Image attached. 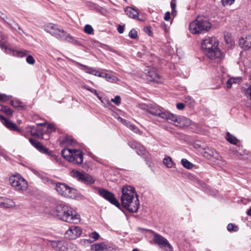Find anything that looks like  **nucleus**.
Here are the masks:
<instances>
[{"label": "nucleus", "instance_id": "51", "mask_svg": "<svg viewBox=\"0 0 251 251\" xmlns=\"http://www.w3.org/2000/svg\"><path fill=\"white\" fill-rule=\"evenodd\" d=\"M64 144H66L67 145H73L74 144V141L72 139H69L68 138L65 139L63 141Z\"/></svg>", "mask_w": 251, "mask_h": 251}, {"label": "nucleus", "instance_id": "38", "mask_svg": "<svg viewBox=\"0 0 251 251\" xmlns=\"http://www.w3.org/2000/svg\"><path fill=\"white\" fill-rule=\"evenodd\" d=\"M11 104L12 106L18 108L23 106V104L22 101L19 100H13L11 101Z\"/></svg>", "mask_w": 251, "mask_h": 251}, {"label": "nucleus", "instance_id": "43", "mask_svg": "<svg viewBox=\"0 0 251 251\" xmlns=\"http://www.w3.org/2000/svg\"><path fill=\"white\" fill-rule=\"evenodd\" d=\"M235 154L237 156H243L244 154H247L248 151L246 150L243 151L240 148H238V149H236V151L235 152Z\"/></svg>", "mask_w": 251, "mask_h": 251}, {"label": "nucleus", "instance_id": "64", "mask_svg": "<svg viewBox=\"0 0 251 251\" xmlns=\"http://www.w3.org/2000/svg\"><path fill=\"white\" fill-rule=\"evenodd\" d=\"M144 31L145 32H146V31H151V27H144Z\"/></svg>", "mask_w": 251, "mask_h": 251}, {"label": "nucleus", "instance_id": "44", "mask_svg": "<svg viewBox=\"0 0 251 251\" xmlns=\"http://www.w3.org/2000/svg\"><path fill=\"white\" fill-rule=\"evenodd\" d=\"M107 81L111 83H115L118 81L119 79L116 76L109 74L107 79Z\"/></svg>", "mask_w": 251, "mask_h": 251}, {"label": "nucleus", "instance_id": "29", "mask_svg": "<svg viewBox=\"0 0 251 251\" xmlns=\"http://www.w3.org/2000/svg\"><path fill=\"white\" fill-rule=\"evenodd\" d=\"M39 126H43L44 128H46V130L45 131L51 132L55 130V128L53 125L52 124H49L47 123H42L38 124Z\"/></svg>", "mask_w": 251, "mask_h": 251}, {"label": "nucleus", "instance_id": "34", "mask_svg": "<svg viewBox=\"0 0 251 251\" xmlns=\"http://www.w3.org/2000/svg\"><path fill=\"white\" fill-rule=\"evenodd\" d=\"M0 111L7 115H11L13 114V111L11 109L1 104H0Z\"/></svg>", "mask_w": 251, "mask_h": 251}, {"label": "nucleus", "instance_id": "59", "mask_svg": "<svg viewBox=\"0 0 251 251\" xmlns=\"http://www.w3.org/2000/svg\"><path fill=\"white\" fill-rule=\"evenodd\" d=\"M125 25H118V31H124V29H125Z\"/></svg>", "mask_w": 251, "mask_h": 251}, {"label": "nucleus", "instance_id": "30", "mask_svg": "<svg viewBox=\"0 0 251 251\" xmlns=\"http://www.w3.org/2000/svg\"><path fill=\"white\" fill-rule=\"evenodd\" d=\"M214 152H216V151L213 149H210L207 148V150L203 152V155L204 157L208 159H212V157L213 156V154H214Z\"/></svg>", "mask_w": 251, "mask_h": 251}, {"label": "nucleus", "instance_id": "54", "mask_svg": "<svg viewBox=\"0 0 251 251\" xmlns=\"http://www.w3.org/2000/svg\"><path fill=\"white\" fill-rule=\"evenodd\" d=\"M11 29L13 30H17L18 29V30H22V29L21 28L20 26H19L16 23H14V25H12V28H11Z\"/></svg>", "mask_w": 251, "mask_h": 251}, {"label": "nucleus", "instance_id": "22", "mask_svg": "<svg viewBox=\"0 0 251 251\" xmlns=\"http://www.w3.org/2000/svg\"><path fill=\"white\" fill-rule=\"evenodd\" d=\"M69 186L64 183H59L56 185V191L61 195L65 196L67 192Z\"/></svg>", "mask_w": 251, "mask_h": 251}, {"label": "nucleus", "instance_id": "28", "mask_svg": "<svg viewBox=\"0 0 251 251\" xmlns=\"http://www.w3.org/2000/svg\"><path fill=\"white\" fill-rule=\"evenodd\" d=\"M77 196L76 191L75 189L69 187L68 191L64 197L72 199H75Z\"/></svg>", "mask_w": 251, "mask_h": 251}, {"label": "nucleus", "instance_id": "23", "mask_svg": "<svg viewBox=\"0 0 251 251\" xmlns=\"http://www.w3.org/2000/svg\"><path fill=\"white\" fill-rule=\"evenodd\" d=\"M125 12L129 17L137 19L138 17L139 12L134 8L131 7H126Z\"/></svg>", "mask_w": 251, "mask_h": 251}, {"label": "nucleus", "instance_id": "21", "mask_svg": "<svg viewBox=\"0 0 251 251\" xmlns=\"http://www.w3.org/2000/svg\"><path fill=\"white\" fill-rule=\"evenodd\" d=\"M210 159L215 162L220 167L224 166L226 164V161L223 159L222 156L217 151L214 152L212 159Z\"/></svg>", "mask_w": 251, "mask_h": 251}, {"label": "nucleus", "instance_id": "12", "mask_svg": "<svg viewBox=\"0 0 251 251\" xmlns=\"http://www.w3.org/2000/svg\"><path fill=\"white\" fill-rule=\"evenodd\" d=\"M128 145L131 148L135 150L137 153L143 158L147 159L149 158V153L139 143L135 141H131L128 143Z\"/></svg>", "mask_w": 251, "mask_h": 251}, {"label": "nucleus", "instance_id": "57", "mask_svg": "<svg viewBox=\"0 0 251 251\" xmlns=\"http://www.w3.org/2000/svg\"><path fill=\"white\" fill-rule=\"evenodd\" d=\"M129 36L131 38L135 39L137 37V32H129Z\"/></svg>", "mask_w": 251, "mask_h": 251}, {"label": "nucleus", "instance_id": "26", "mask_svg": "<svg viewBox=\"0 0 251 251\" xmlns=\"http://www.w3.org/2000/svg\"><path fill=\"white\" fill-rule=\"evenodd\" d=\"M108 249V246L104 243H99L91 246V250L94 251H103Z\"/></svg>", "mask_w": 251, "mask_h": 251}, {"label": "nucleus", "instance_id": "18", "mask_svg": "<svg viewBox=\"0 0 251 251\" xmlns=\"http://www.w3.org/2000/svg\"><path fill=\"white\" fill-rule=\"evenodd\" d=\"M239 45L245 50L251 49V35L250 34L244 35L239 39Z\"/></svg>", "mask_w": 251, "mask_h": 251}, {"label": "nucleus", "instance_id": "7", "mask_svg": "<svg viewBox=\"0 0 251 251\" xmlns=\"http://www.w3.org/2000/svg\"><path fill=\"white\" fill-rule=\"evenodd\" d=\"M9 182L11 186L18 191H25L28 188L27 181L19 175L12 176L10 177Z\"/></svg>", "mask_w": 251, "mask_h": 251}, {"label": "nucleus", "instance_id": "41", "mask_svg": "<svg viewBox=\"0 0 251 251\" xmlns=\"http://www.w3.org/2000/svg\"><path fill=\"white\" fill-rule=\"evenodd\" d=\"M11 97V96L7 95L5 94L0 93V101H7V100H9Z\"/></svg>", "mask_w": 251, "mask_h": 251}, {"label": "nucleus", "instance_id": "45", "mask_svg": "<svg viewBox=\"0 0 251 251\" xmlns=\"http://www.w3.org/2000/svg\"><path fill=\"white\" fill-rule=\"evenodd\" d=\"M111 101L119 105L121 103V98L119 96H116L115 98L111 100Z\"/></svg>", "mask_w": 251, "mask_h": 251}, {"label": "nucleus", "instance_id": "17", "mask_svg": "<svg viewBox=\"0 0 251 251\" xmlns=\"http://www.w3.org/2000/svg\"><path fill=\"white\" fill-rule=\"evenodd\" d=\"M29 142L30 143L39 151L41 152L48 154L52 156V157L54 158V159L56 160V161H58L57 158L56 156L53 155L52 154V152L50 151L48 149L44 147V146L41 144L37 140L30 138Z\"/></svg>", "mask_w": 251, "mask_h": 251}, {"label": "nucleus", "instance_id": "53", "mask_svg": "<svg viewBox=\"0 0 251 251\" xmlns=\"http://www.w3.org/2000/svg\"><path fill=\"white\" fill-rule=\"evenodd\" d=\"M118 119L123 124L126 125L127 127L128 126V125L130 123V122H127L126 120L120 117H118Z\"/></svg>", "mask_w": 251, "mask_h": 251}, {"label": "nucleus", "instance_id": "13", "mask_svg": "<svg viewBox=\"0 0 251 251\" xmlns=\"http://www.w3.org/2000/svg\"><path fill=\"white\" fill-rule=\"evenodd\" d=\"M0 46L2 49H4L7 53L12 52V54L14 55L20 57H23L27 55V54L28 53V51L27 50H14L8 48L6 44L5 40H4V39L3 38L2 35L1 39L0 41Z\"/></svg>", "mask_w": 251, "mask_h": 251}, {"label": "nucleus", "instance_id": "25", "mask_svg": "<svg viewBox=\"0 0 251 251\" xmlns=\"http://www.w3.org/2000/svg\"><path fill=\"white\" fill-rule=\"evenodd\" d=\"M79 66H81L84 68L83 70L87 74H92L95 76H99L100 74V71L93 68H89L85 65L78 64Z\"/></svg>", "mask_w": 251, "mask_h": 251}, {"label": "nucleus", "instance_id": "40", "mask_svg": "<svg viewBox=\"0 0 251 251\" xmlns=\"http://www.w3.org/2000/svg\"><path fill=\"white\" fill-rule=\"evenodd\" d=\"M227 229L229 232H236L239 230L238 226L232 224H228Z\"/></svg>", "mask_w": 251, "mask_h": 251}, {"label": "nucleus", "instance_id": "19", "mask_svg": "<svg viewBox=\"0 0 251 251\" xmlns=\"http://www.w3.org/2000/svg\"><path fill=\"white\" fill-rule=\"evenodd\" d=\"M0 121L8 129L21 132V130L12 122L6 119L3 116L0 115Z\"/></svg>", "mask_w": 251, "mask_h": 251}, {"label": "nucleus", "instance_id": "31", "mask_svg": "<svg viewBox=\"0 0 251 251\" xmlns=\"http://www.w3.org/2000/svg\"><path fill=\"white\" fill-rule=\"evenodd\" d=\"M163 163L169 168H171L175 165L171 157L168 156L163 159Z\"/></svg>", "mask_w": 251, "mask_h": 251}, {"label": "nucleus", "instance_id": "60", "mask_svg": "<svg viewBox=\"0 0 251 251\" xmlns=\"http://www.w3.org/2000/svg\"><path fill=\"white\" fill-rule=\"evenodd\" d=\"M170 19V13L167 12L166 13L165 16L164 17V20L165 21H168Z\"/></svg>", "mask_w": 251, "mask_h": 251}, {"label": "nucleus", "instance_id": "46", "mask_svg": "<svg viewBox=\"0 0 251 251\" xmlns=\"http://www.w3.org/2000/svg\"><path fill=\"white\" fill-rule=\"evenodd\" d=\"M26 61L27 63L33 65L35 63V59L32 55H29L27 56Z\"/></svg>", "mask_w": 251, "mask_h": 251}, {"label": "nucleus", "instance_id": "11", "mask_svg": "<svg viewBox=\"0 0 251 251\" xmlns=\"http://www.w3.org/2000/svg\"><path fill=\"white\" fill-rule=\"evenodd\" d=\"M145 74L147 75V79L156 83H162V79L159 75L157 74L156 70L152 67H146L145 69Z\"/></svg>", "mask_w": 251, "mask_h": 251}, {"label": "nucleus", "instance_id": "58", "mask_svg": "<svg viewBox=\"0 0 251 251\" xmlns=\"http://www.w3.org/2000/svg\"><path fill=\"white\" fill-rule=\"evenodd\" d=\"M225 40L226 41V42L227 43V44H230V45H232L233 44V40L230 39V38H228V39H227L226 38V36H225Z\"/></svg>", "mask_w": 251, "mask_h": 251}, {"label": "nucleus", "instance_id": "48", "mask_svg": "<svg viewBox=\"0 0 251 251\" xmlns=\"http://www.w3.org/2000/svg\"><path fill=\"white\" fill-rule=\"evenodd\" d=\"M82 88L89 91L91 93L94 94L96 96H98V93L96 89L91 88L87 86H84L82 87Z\"/></svg>", "mask_w": 251, "mask_h": 251}, {"label": "nucleus", "instance_id": "33", "mask_svg": "<svg viewBox=\"0 0 251 251\" xmlns=\"http://www.w3.org/2000/svg\"><path fill=\"white\" fill-rule=\"evenodd\" d=\"M226 139L231 144L236 145L238 142V140L234 136L231 135L229 132L226 133Z\"/></svg>", "mask_w": 251, "mask_h": 251}, {"label": "nucleus", "instance_id": "62", "mask_svg": "<svg viewBox=\"0 0 251 251\" xmlns=\"http://www.w3.org/2000/svg\"><path fill=\"white\" fill-rule=\"evenodd\" d=\"M246 105L251 109V101H247L246 103Z\"/></svg>", "mask_w": 251, "mask_h": 251}, {"label": "nucleus", "instance_id": "8", "mask_svg": "<svg viewBox=\"0 0 251 251\" xmlns=\"http://www.w3.org/2000/svg\"><path fill=\"white\" fill-rule=\"evenodd\" d=\"M143 230L151 232L153 235V241L160 248H163L165 251H173V247L166 238L163 236L150 229H141Z\"/></svg>", "mask_w": 251, "mask_h": 251}, {"label": "nucleus", "instance_id": "10", "mask_svg": "<svg viewBox=\"0 0 251 251\" xmlns=\"http://www.w3.org/2000/svg\"><path fill=\"white\" fill-rule=\"evenodd\" d=\"M168 120H170L174 124L178 126L183 127L185 126H189L191 123V121L188 118L183 116H177L171 113L169 115Z\"/></svg>", "mask_w": 251, "mask_h": 251}, {"label": "nucleus", "instance_id": "50", "mask_svg": "<svg viewBox=\"0 0 251 251\" xmlns=\"http://www.w3.org/2000/svg\"><path fill=\"white\" fill-rule=\"evenodd\" d=\"M84 31H93V28L91 25H86L84 26Z\"/></svg>", "mask_w": 251, "mask_h": 251}, {"label": "nucleus", "instance_id": "27", "mask_svg": "<svg viewBox=\"0 0 251 251\" xmlns=\"http://www.w3.org/2000/svg\"><path fill=\"white\" fill-rule=\"evenodd\" d=\"M2 204V208H11L16 206L15 202L13 201V200L6 198H3Z\"/></svg>", "mask_w": 251, "mask_h": 251}, {"label": "nucleus", "instance_id": "9", "mask_svg": "<svg viewBox=\"0 0 251 251\" xmlns=\"http://www.w3.org/2000/svg\"><path fill=\"white\" fill-rule=\"evenodd\" d=\"M70 174L73 177L86 184H92L95 182L92 176L84 172H80L77 170H74L70 172Z\"/></svg>", "mask_w": 251, "mask_h": 251}, {"label": "nucleus", "instance_id": "63", "mask_svg": "<svg viewBox=\"0 0 251 251\" xmlns=\"http://www.w3.org/2000/svg\"><path fill=\"white\" fill-rule=\"evenodd\" d=\"M32 172H33V173L34 174H35L36 175H37V176H40V173L38 172V171H36V170H32Z\"/></svg>", "mask_w": 251, "mask_h": 251}, {"label": "nucleus", "instance_id": "39", "mask_svg": "<svg viewBox=\"0 0 251 251\" xmlns=\"http://www.w3.org/2000/svg\"><path fill=\"white\" fill-rule=\"evenodd\" d=\"M127 127L136 133L139 134L142 133V132L137 128V127L130 123L128 125Z\"/></svg>", "mask_w": 251, "mask_h": 251}, {"label": "nucleus", "instance_id": "1", "mask_svg": "<svg viewBox=\"0 0 251 251\" xmlns=\"http://www.w3.org/2000/svg\"><path fill=\"white\" fill-rule=\"evenodd\" d=\"M121 201L122 205L131 212H136L139 208L138 195L134 188L131 186H124L122 190Z\"/></svg>", "mask_w": 251, "mask_h": 251}, {"label": "nucleus", "instance_id": "16", "mask_svg": "<svg viewBox=\"0 0 251 251\" xmlns=\"http://www.w3.org/2000/svg\"><path fill=\"white\" fill-rule=\"evenodd\" d=\"M81 233L82 230L80 227L73 226L66 231L65 235L69 239H75L78 237Z\"/></svg>", "mask_w": 251, "mask_h": 251}, {"label": "nucleus", "instance_id": "37", "mask_svg": "<svg viewBox=\"0 0 251 251\" xmlns=\"http://www.w3.org/2000/svg\"><path fill=\"white\" fill-rule=\"evenodd\" d=\"M66 251H78L76 246L72 243L67 242Z\"/></svg>", "mask_w": 251, "mask_h": 251}, {"label": "nucleus", "instance_id": "61", "mask_svg": "<svg viewBox=\"0 0 251 251\" xmlns=\"http://www.w3.org/2000/svg\"><path fill=\"white\" fill-rule=\"evenodd\" d=\"M3 199L2 197H0V207H3Z\"/></svg>", "mask_w": 251, "mask_h": 251}, {"label": "nucleus", "instance_id": "5", "mask_svg": "<svg viewBox=\"0 0 251 251\" xmlns=\"http://www.w3.org/2000/svg\"><path fill=\"white\" fill-rule=\"evenodd\" d=\"M64 158L74 164H80L83 162V155L80 150L64 149L61 151Z\"/></svg>", "mask_w": 251, "mask_h": 251}, {"label": "nucleus", "instance_id": "14", "mask_svg": "<svg viewBox=\"0 0 251 251\" xmlns=\"http://www.w3.org/2000/svg\"><path fill=\"white\" fill-rule=\"evenodd\" d=\"M99 193L101 196L104 198L107 201H109L112 204L115 205L117 207H119L120 203L116 199L114 195L105 189H100Z\"/></svg>", "mask_w": 251, "mask_h": 251}, {"label": "nucleus", "instance_id": "55", "mask_svg": "<svg viewBox=\"0 0 251 251\" xmlns=\"http://www.w3.org/2000/svg\"><path fill=\"white\" fill-rule=\"evenodd\" d=\"M146 51V48L145 47H143V52H138L137 53V56L138 57H142L143 55H144L145 54V52Z\"/></svg>", "mask_w": 251, "mask_h": 251}, {"label": "nucleus", "instance_id": "3", "mask_svg": "<svg viewBox=\"0 0 251 251\" xmlns=\"http://www.w3.org/2000/svg\"><path fill=\"white\" fill-rule=\"evenodd\" d=\"M219 41L215 37H209L202 41V50L204 55L209 59L224 57V53L219 48Z\"/></svg>", "mask_w": 251, "mask_h": 251}, {"label": "nucleus", "instance_id": "15", "mask_svg": "<svg viewBox=\"0 0 251 251\" xmlns=\"http://www.w3.org/2000/svg\"><path fill=\"white\" fill-rule=\"evenodd\" d=\"M51 247L56 251H66L67 242L64 239L50 240Z\"/></svg>", "mask_w": 251, "mask_h": 251}, {"label": "nucleus", "instance_id": "47", "mask_svg": "<svg viewBox=\"0 0 251 251\" xmlns=\"http://www.w3.org/2000/svg\"><path fill=\"white\" fill-rule=\"evenodd\" d=\"M90 237H91L92 239L94 240V241H95L97 239H98L99 237V234L98 232L95 231L92 233H91L90 234Z\"/></svg>", "mask_w": 251, "mask_h": 251}, {"label": "nucleus", "instance_id": "52", "mask_svg": "<svg viewBox=\"0 0 251 251\" xmlns=\"http://www.w3.org/2000/svg\"><path fill=\"white\" fill-rule=\"evenodd\" d=\"M109 75V74H108L105 72H100V74L99 77H103L107 79Z\"/></svg>", "mask_w": 251, "mask_h": 251}, {"label": "nucleus", "instance_id": "4", "mask_svg": "<svg viewBox=\"0 0 251 251\" xmlns=\"http://www.w3.org/2000/svg\"><path fill=\"white\" fill-rule=\"evenodd\" d=\"M140 108L147 113L157 116L161 119L168 120L170 112L164 110L162 108L156 105H141Z\"/></svg>", "mask_w": 251, "mask_h": 251}, {"label": "nucleus", "instance_id": "49", "mask_svg": "<svg viewBox=\"0 0 251 251\" xmlns=\"http://www.w3.org/2000/svg\"><path fill=\"white\" fill-rule=\"evenodd\" d=\"M234 1L235 0H222V2L223 5L224 6H226L231 5L234 2Z\"/></svg>", "mask_w": 251, "mask_h": 251}, {"label": "nucleus", "instance_id": "2", "mask_svg": "<svg viewBox=\"0 0 251 251\" xmlns=\"http://www.w3.org/2000/svg\"><path fill=\"white\" fill-rule=\"evenodd\" d=\"M51 214L69 223L77 224L80 221V215L69 205L61 203L51 210Z\"/></svg>", "mask_w": 251, "mask_h": 251}, {"label": "nucleus", "instance_id": "24", "mask_svg": "<svg viewBox=\"0 0 251 251\" xmlns=\"http://www.w3.org/2000/svg\"><path fill=\"white\" fill-rule=\"evenodd\" d=\"M45 30L46 31H50L51 30L64 31V30L57 25L52 23H49L45 25Z\"/></svg>", "mask_w": 251, "mask_h": 251}, {"label": "nucleus", "instance_id": "32", "mask_svg": "<svg viewBox=\"0 0 251 251\" xmlns=\"http://www.w3.org/2000/svg\"><path fill=\"white\" fill-rule=\"evenodd\" d=\"M240 79L238 77H231L229 78L226 82V87L227 89H230L232 87V85L235 83Z\"/></svg>", "mask_w": 251, "mask_h": 251}, {"label": "nucleus", "instance_id": "42", "mask_svg": "<svg viewBox=\"0 0 251 251\" xmlns=\"http://www.w3.org/2000/svg\"><path fill=\"white\" fill-rule=\"evenodd\" d=\"M176 0H171V7L172 9V14L174 15V16H176Z\"/></svg>", "mask_w": 251, "mask_h": 251}, {"label": "nucleus", "instance_id": "6", "mask_svg": "<svg viewBox=\"0 0 251 251\" xmlns=\"http://www.w3.org/2000/svg\"><path fill=\"white\" fill-rule=\"evenodd\" d=\"M211 25L207 20L201 17L198 18L189 25V29L192 31H208Z\"/></svg>", "mask_w": 251, "mask_h": 251}, {"label": "nucleus", "instance_id": "56", "mask_svg": "<svg viewBox=\"0 0 251 251\" xmlns=\"http://www.w3.org/2000/svg\"><path fill=\"white\" fill-rule=\"evenodd\" d=\"M185 107L183 103H178L176 104V107L178 110H182Z\"/></svg>", "mask_w": 251, "mask_h": 251}, {"label": "nucleus", "instance_id": "36", "mask_svg": "<svg viewBox=\"0 0 251 251\" xmlns=\"http://www.w3.org/2000/svg\"><path fill=\"white\" fill-rule=\"evenodd\" d=\"M243 91L245 92L246 96L251 94V85L249 83H245L242 87Z\"/></svg>", "mask_w": 251, "mask_h": 251}, {"label": "nucleus", "instance_id": "35", "mask_svg": "<svg viewBox=\"0 0 251 251\" xmlns=\"http://www.w3.org/2000/svg\"><path fill=\"white\" fill-rule=\"evenodd\" d=\"M181 164L182 166L187 169H190L192 168L193 167V164L191 163L190 162H189L188 160L185 158H183L181 160Z\"/></svg>", "mask_w": 251, "mask_h": 251}, {"label": "nucleus", "instance_id": "20", "mask_svg": "<svg viewBox=\"0 0 251 251\" xmlns=\"http://www.w3.org/2000/svg\"><path fill=\"white\" fill-rule=\"evenodd\" d=\"M51 35L61 40L67 41L70 42H73L75 41L73 37L68 34L67 32H52Z\"/></svg>", "mask_w": 251, "mask_h": 251}]
</instances>
